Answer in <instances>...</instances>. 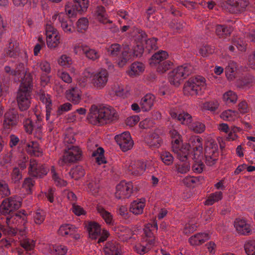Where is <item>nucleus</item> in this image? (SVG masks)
<instances>
[{"instance_id": "obj_46", "label": "nucleus", "mask_w": 255, "mask_h": 255, "mask_svg": "<svg viewBox=\"0 0 255 255\" xmlns=\"http://www.w3.org/2000/svg\"><path fill=\"white\" fill-rule=\"evenodd\" d=\"M51 174L52 179L56 186H65L67 185V182L59 176L54 166H52L51 168Z\"/></svg>"}, {"instance_id": "obj_30", "label": "nucleus", "mask_w": 255, "mask_h": 255, "mask_svg": "<svg viewBox=\"0 0 255 255\" xmlns=\"http://www.w3.org/2000/svg\"><path fill=\"white\" fill-rule=\"evenodd\" d=\"M80 10V7L77 4L74 5L72 3H67L65 6V11L69 18L75 16L78 13L82 14L85 11Z\"/></svg>"}, {"instance_id": "obj_5", "label": "nucleus", "mask_w": 255, "mask_h": 255, "mask_svg": "<svg viewBox=\"0 0 255 255\" xmlns=\"http://www.w3.org/2000/svg\"><path fill=\"white\" fill-rule=\"evenodd\" d=\"M193 72V68L190 65L184 64L177 67L169 74V81L171 84L178 87L182 80L187 78Z\"/></svg>"}, {"instance_id": "obj_6", "label": "nucleus", "mask_w": 255, "mask_h": 255, "mask_svg": "<svg viewBox=\"0 0 255 255\" xmlns=\"http://www.w3.org/2000/svg\"><path fill=\"white\" fill-rule=\"evenodd\" d=\"M64 151L63 156L58 161L61 166L75 163L81 158L82 150L77 146H67V148H65Z\"/></svg>"}, {"instance_id": "obj_23", "label": "nucleus", "mask_w": 255, "mask_h": 255, "mask_svg": "<svg viewBox=\"0 0 255 255\" xmlns=\"http://www.w3.org/2000/svg\"><path fill=\"white\" fill-rule=\"evenodd\" d=\"M155 98L154 96L151 94H147L145 95L140 102L141 109L144 112L148 111L151 110L153 106Z\"/></svg>"}, {"instance_id": "obj_7", "label": "nucleus", "mask_w": 255, "mask_h": 255, "mask_svg": "<svg viewBox=\"0 0 255 255\" xmlns=\"http://www.w3.org/2000/svg\"><path fill=\"white\" fill-rule=\"evenodd\" d=\"M53 24H59L64 32L72 33L74 31L73 21L63 12H56L51 18Z\"/></svg>"}, {"instance_id": "obj_4", "label": "nucleus", "mask_w": 255, "mask_h": 255, "mask_svg": "<svg viewBox=\"0 0 255 255\" xmlns=\"http://www.w3.org/2000/svg\"><path fill=\"white\" fill-rule=\"evenodd\" d=\"M206 88L205 79L199 76L189 79L184 84L183 91L187 95H201Z\"/></svg>"}, {"instance_id": "obj_39", "label": "nucleus", "mask_w": 255, "mask_h": 255, "mask_svg": "<svg viewBox=\"0 0 255 255\" xmlns=\"http://www.w3.org/2000/svg\"><path fill=\"white\" fill-rule=\"evenodd\" d=\"M27 152L35 156H39L41 152L39 150V144L36 141H31L27 144Z\"/></svg>"}, {"instance_id": "obj_61", "label": "nucleus", "mask_w": 255, "mask_h": 255, "mask_svg": "<svg viewBox=\"0 0 255 255\" xmlns=\"http://www.w3.org/2000/svg\"><path fill=\"white\" fill-rule=\"evenodd\" d=\"M157 39L156 38H151L147 39L145 41V49L149 52L151 50H155L157 49Z\"/></svg>"}, {"instance_id": "obj_8", "label": "nucleus", "mask_w": 255, "mask_h": 255, "mask_svg": "<svg viewBox=\"0 0 255 255\" xmlns=\"http://www.w3.org/2000/svg\"><path fill=\"white\" fill-rule=\"evenodd\" d=\"M87 228L89 238L92 240H96L98 238V243L104 242L108 237L109 233L108 231L103 230L102 232L101 227L95 222L89 223L87 226Z\"/></svg>"}, {"instance_id": "obj_21", "label": "nucleus", "mask_w": 255, "mask_h": 255, "mask_svg": "<svg viewBox=\"0 0 255 255\" xmlns=\"http://www.w3.org/2000/svg\"><path fill=\"white\" fill-rule=\"evenodd\" d=\"M234 227L238 233L243 235H249L251 234L250 225L242 219H237L234 222Z\"/></svg>"}, {"instance_id": "obj_24", "label": "nucleus", "mask_w": 255, "mask_h": 255, "mask_svg": "<svg viewBox=\"0 0 255 255\" xmlns=\"http://www.w3.org/2000/svg\"><path fill=\"white\" fill-rule=\"evenodd\" d=\"M168 57L167 52L165 51L160 50L154 53L149 60V64L151 66L159 65L166 60Z\"/></svg>"}, {"instance_id": "obj_13", "label": "nucleus", "mask_w": 255, "mask_h": 255, "mask_svg": "<svg viewBox=\"0 0 255 255\" xmlns=\"http://www.w3.org/2000/svg\"><path fill=\"white\" fill-rule=\"evenodd\" d=\"M132 189L131 182L122 181L116 186V197L119 199L128 198L132 193Z\"/></svg>"}, {"instance_id": "obj_59", "label": "nucleus", "mask_w": 255, "mask_h": 255, "mask_svg": "<svg viewBox=\"0 0 255 255\" xmlns=\"http://www.w3.org/2000/svg\"><path fill=\"white\" fill-rule=\"evenodd\" d=\"M20 246L26 251L32 250L35 246V243L33 240L29 239H24L20 241Z\"/></svg>"}, {"instance_id": "obj_11", "label": "nucleus", "mask_w": 255, "mask_h": 255, "mask_svg": "<svg viewBox=\"0 0 255 255\" xmlns=\"http://www.w3.org/2000/svg\"><path fill=\"white\" fill-rule=\"evenodd\" d=\"M48 170L49 169L44 165L38 163L35 159L30 160L28 173L30 176L36 178H42L47 175Z\"/></svg>"}, {"instance_id": "obj_60", "label": "nucleus", "mask_w": 255, "mask_h": 255, "mask_svg": "<svg viewBox=\"0 0 255 255\" xmlns=\"http://www.w3.org/2000/svg\"><path fill=\"white\" fill-rule=\"evenodd\" d=\"M58 63L61 66L68 67L72 64V60L70 56L63 54L58 59Z\"/></svg>"}, {"instance_id": "obj_20", "label": "nucleus", "mask_w": 255, "mask_h": 255, "mask_svg": "<svg viewBox=\"0 0 255 255\" xmlns=\"http://www.w3.org/2000/svg\"><path fill=\"white\" fill-rule=\"evenodd\" d=\"M104 252L105 255H122L121 246L115 241L108 242L106 244Z\"/></svg>"}, {"instance_id": "obj_40", "label": "nucleus", "mask_w": 255, "mask_h": 255, "mask_svg": "<svg viewBox=\"0 0 255 255\" xmlns=\"http://www.w3.org/2000/svg\"><path fill=\"white\" fill-rule=\"evenodd\" d=\"M152 245H148L145 241L142 240L140 244L136 245L134 247V251L140 255H144L147 253L152 247Z\"/></svg>"}, {"instance_id": "obj_54", "label": "nucleus", "mask_w": 255, "mask_h": 255, "mask_svg": "<svg viewBox=\"0 0 255 255\" xmlns=\"http://www.w3.org/2000/svg\"><path fill=\"white\" fill-rule=\"evenodd\" d=\"M190 128L191 130L197 133H201L204 131L205 129V125L204 124L199 122H195L190 124Z\"/></svg>"}, {"instance_id": "obj_14", "label": "nucleus", "mask_w": 255, "mask_h": 255, "mask_svg": "<svg viewBox=\"0 0 255 255\" xmlns=\"http://www.w3.org/2000/svg\"><path fill=\"white\" fill-rule=\"evenodd\" d=\"M20 117L22 118L23 127L25 131L28 134H31L34 128H36V132L40 135L42 132L41 125L38 124L36 127L33 125L31 118L30 117L28 112H23L20 113Z\"/></svg>"}, {"instance_id": "obj_43", "label": "nucleus", "mask_w": 255, "mask_h": 255, "mask_svg": "<svg viewBox=\"0 0 255 255\" xmlns=\"http://www.w3.org/2000/svg\"><path fill=\"white\" fill-rule=\"evenodd\" d=\"M47 44L48 47L54 48L60 43V36L58 33H55L51 36L46 37Z\"/></svg>"}, {"instance_id": "obj_15", "label": "nucleus", "mask_w": 255, "mask_h": 255, "mask_svg": "<svg viewBox=\"0 0 255 255\" xmlns=\"http://www.w3.org/2000/svg\"><path fill=\"white\" fill-rule=\"evenodd\" d=\"M153 229L156 231L158 230L156 222H154L153 224H146L143 229L144 237L142 238V240L146 243H148V245L152 246H154L156 243V238L152 232Z\"/></svg>"}, {"instance_id": "obj_56", "label": "nucleus", "mask_w": 255, "mask_h": 255, "mask_svg": "<svg viewBox=\"0 0 255 255\" xmlns=\"http://www.w3.org/2000/svg\"><path fill=\"white\" fill-rule=\"evenodd\" d=\"M45 216L46 213L44 210L40 209H37L33 217L35 223L36 224H41L44 221Z\"/></svg>"}, {"instance_id": "obj_16", "label": "nucleus", "mask_w": 255, "mask_h": 255, "mask_svg": "<svg viewBox=\"0 0 255 255\" xmlns=\"http://www.w3.org/2000/svg\"><path fill=\"white\" fill-rule=\"evenodd\" d=\"M27 69L23 63H19L16 65L15 69L12 70L11 75L18 76L19 78H20L21 79V83H22L23 82L28 83V80L26 79V78L28 76L30 78L31 83H32V76L30 73L27 72Z\"/></svg>"}, {"instance_id": "obj_18", "label": "nucleus", "mask_w": 255, "mask_h": 255, "mask_svg": "<svg viewBox=\"0 0 255 255\" xmlns=\"http://www.w3.org/2000/svg\"><path fill=\"white\" fill-rule=\"evenodd\" d=\"M146 164L141 160H137L131 162L128 168L129 174L134 176L142 174L146 169Z\"/></svg>"}, {"instance_id": "obj_19", "label": "nucleus", "mask_w": 255, "mask_h": 255, "mask_svg": "<svg viewBox=\"0 0 255 255\" xmlns=\"http://www.w3.org/2000/svg\"><path fill=\"white\" fill-rule=\"evenodd\" d=\"M77 228L71 224H64L60 226L59 234L62 236H69L75 239H79V234H76Z\"/></svg>"}, {"instance_id": "obj_3", "label": "nucleus", "mask_w": 255, "mask_h": 255, "mask_svg": "<svg viewBox=\"0 0 255 255\" xmlns=\"http://www.w3.org/2000/svg\"><path fill=\"white\" fill-rule=\"evenodd\" d=\"M192 141L193 148L192 158L195 160V163L192 166V169L195 172L201 173L203 171L204 167V164L201 161L203 158L202 139L199 136H195L192 139Z\"/></svg>"}, {"instance_id": "obj_38", "label": "nucleus", "mask_w": 255, "mask_h": 255, "mask_svg": "<svg viewBox=\"0 0 255 255\" xmlns=\"http://www.w3.org/2000/svg\"><path fill=\"white\" fill-rule=\"evenodd\" d=\"M239 113L238 111L228 110L223 112L221 114V118L224 121H234L239 117Z\"/></svg>"}, {"instance_id": "obj_47", "label": "nucleus", "mask_w": 255, "mask_h": 255, "mask_svg": "<svg viewBox=\"0 0 255 255\" xmlns=\"http://www.w3.org/2000/svg\"><path fill=\"white\" fill-rule=\"evenodd\" d=\"M51 255H64L68 251V248L64 245H55L50 248Z\"/></svg>"}, {"instance_id": "obj_12", "label": "nucleus", "mask_w": 255, "mask_h": 255, "mask_svg": "<svg viewBox=\"0 0 255 255\" xmlns=\"http://www.w3.org/2000/svg\"><path fill=\"white\" fill-rule=\"evenodd\" d=\"M115 139L124 152L131 149L133 145V141L128 131H125L121 134L116 135Z\"/></svg>"}, {"instance_id": "obj_49", "label": "nucleus", "mask_w": 255, "mask_h": 255, "mask_svg": "<svg viewBox=\"0 0 255 255\" xmlns=\"http://www.w3.org/2000/svg\"><path fill=\"white\" fill-rule=\"evenodd\" d=\"M224 101L227 104L235 103L237 101V94L232 91H229L224 94L223 96Z\"/></svg>"}, {"instance_id": "obj_32", "label": "nucleus", "mask_w": 255, "mask_h": 255, "mask_svg": "<svg viewBox=\"0 0 255 255\" xmlns=\"http://www.w3.org/2000/svg\"><path fill=\"white\" fill-rule=\"evenodd\" d=\"M95 15L98 20L103 24L111 23L112 21L108 19L107 14L103 6H98L95 12Z\"/></svg>"}, {"instance_id": "obj_64", "label": "nucleus", "mask_w": 255, "mask_h": 255, "mask_svg": "<svg viewBox=\"0 0 255 255\" xmlns=\"http://www.w3.org/2000/svg\"><path fill=\"white\" fill-rule=\"evenodd\" d=\"M172 62L169 60H164L160 63L157 68V71L163 73L169 70L172 66Z\"/></svg>"}, {"instance_id": "obj_44", "label": "nucleus", "mask_w": 255, "mask_h": 255, "mask_svg": "<svg viewBox=\"0 0 255 255\" xmlns=\"http://www.w3.org/2000/svg\"><path fill=\"white\" fill-rule=\"evenodd\" d=\"M85 174V170L83 167L77 166L71 169L69 172V174L71 178L78 180L81 177L84 176Z\"/></svg>"}, {"instance_id": "obj_9", "label": "nucleus", "mask_w": 255, "mask_h": 255, "mask_svg": "<svg viewBox=\"0 0 255 255\" xmlns=\"http://www.w3.org/2000/svg\"><path fill=\"white\" fill-rule=\"evenodd\" d=\"M21 205V199L14 196L7 198L2 201L0 206V212L2 214H8L19 209Z\"/></svg>"}, {"instance_id": "obj_48", "label": "nucleus", "mask_w": 255, "mask_h": 255, "mask_svg": "<svg viewBox=\"0 0 255 255\" xmlns=\"http://www.w3.org/2000/svg\"><path fill=\"white\" fill-rule=\"evenodd\" d=\"M237 63L234 61H230L225 68V72L228 78L232 79L235 77V73L237 70Z\"/></svg>"}, {"instance_id": "obj_45", "label": "nucleus", "mask_w": 255, "mask_h": 255, "mask_svg": "<svg viewBox=\"0 0 255 255\" xmlns=\"http://www.w3.org/2000/svg\"><path fill=\"white\" fill-rule=\"evenodd\" d=\"M18 51V43L16 41L9 42V46L6 51V55L10 57H15L17 55Z\"/></svg>"}, {"instance_id": "obj_28", "label": "nucleus", "mask_w": 255, "mask_h": 255, "mask_svg": "<svg viewBox=\"0 0 255 255\" xmlns=\"http://www.w3.org/2000/svg\"><path fill=\"white\" fill-rule=\"evenodd\" d=\"M144 206V200L134 201L130 204L129 210L135 215L140 214L143 212Z\"/></svg>"}, {"instance_id": "obj_17", "label": "nucleus", "mask_w": 255, "mask_h": 255, "mask_svg": "<svg viewBox=\"0 0 255 255\" xmlns=\"http://www.w3.org/2000/svg\"><path fill=\"white\" fill-rule=\"evenodd\" d=\"M18 121H22V118L20 117V113L17 114L13 109L9 110L4 115V125L5 127L13 126L16 125Z\"/></svg>"}, {"instance_id": "obj_31", "label": "nucleus", "mask_w": 255, "mask_h": 255, "mask_svg": "<svg viewBox=\"0 0 255 255\" xmlns=\"http://www.w3.org/2000/svg\"><path fill=\"white\" fill-rule=\"evenodd\" d=\"M205 153L210 155L214 158H218L219 155L218 147L215 141L211 140L208 142L205 148Z\"/></svg>"}, {"instance_id": "obj_55", "label": "nucleus", "mask_w": 255, "mask_h": 255, "mask_svg": "<svg viewBox=\"0 0 255 255\" xmlns=\"http://www.w3.org/2000/svg\"><path fill=\"white\" fill-rule=\"evenodd\" d=\"M89 21L86 17H82L78 19L76 23L77 29L78 32H83L88 26Z\"/></svg>"}, {"instance_id": "obj_27", "label": "nucleus", "mask_w": 255, "mask_h": 255, "mask_svg": "<svg viewBox=\"0 0 255 255\" xmlns=\"http://www.w3.org/2000/svg\"><path fill=\"white\" fill-rule=\"evenodd\" d=\"M194 137H193L192 138H191L190 145L187 144L182 145V146H181L180 149H179V151L176 153L177 157L180 160H181L182 161H185V160H186L188 159V156H192V154H191V155L189 154V147L190 146L192 147V140ZM192 153H193V152L191 154H192Z\"/></svg>"}, {"instance_id": "obj_26", "label": "nucleus", "mask_w": 255, "mask_h": 255, "mask_svg": "<svg viewBox=\"0 0 255 255\" xmlns=\"http://www.w3.org/2000/svg\"><path fill=\"white\" fill-rule=\"evenodd\" d=\"M80 48L86 57L90 60L95 61L100 57V54L98 51L94 49L90 48L87 45H82Z\"/></svg>"}, {"instance_id": "obj_37", "label": "nucleus", "mask_w": 255, "mask_h": 255, "mask_svg": "<svg viewBox=\"0 0 255 255\" xmlns=\"http://www.w3.org/2000/svg\"><path fill=\"white\" fill-rule=\"evenodd\" d=\"M233 31V28L230 26L225 25H218L216 28V33L220 37H224L229 36Z\"/></svg>"}, {"instance_id": "obj_41", "label": "nucleus", "mask_w": 255, "mask_h": 255, "mask_svg": "<svg viewBox=\"0 0 255 255\" xmlns=\"http://www.w3.org/2000/svg\"><path fill=\"white\" fill-rule=\"evenodd\" d=\"M223 198V193L221 191H216L213 193L210 194L208 198L205 201L206 205H212L214 203L218 202Z\"/></svg>"}, {"instance_id": "obj_10", "label": "nucleus", "mask_w": 255, "mask_h": 255, "mask_svg": "<svg viewBox=\"0 0 255 255\" xmlns=\"http://www.w3.org/2000/svg\"><path fill=\"white\" fill-rule=\"evenodd\" d=\"M108 79V72L105 69H102L94 73L91 83L96 89L101 90L106 86Z\"/></svg>"}, {"instance_id": "obj_52", "label": "nucleus", "mask_w": 255, "mask_h": 255, "mask_svg": "<svg viewBox=\"0 0 255 255\" xmlns=\"http://www.w3.org/2000/svg\"><path fill=\"white\" fill-rule=\"evenodd\" d=\"M104 150L103 148L99 147L97 148L96 151L93 152V156H96V161L98 164H101L106 163V161L104 156Z\"/></svg>"}, {"instance_id": "obj_50", "label": "nucleus", "mask_w": 255, "mask_h": 255, "mask_svg": "<svg viewBox=\"0 0 255 255\" xmlns=\"http://www.w3.org/2000/svg\"><path fill=\"white\" fill-rule=\"evenodd\" d=\"M218 5L226 12L233 13V6L232 0H220Z\"/></svg>"}, {"instance_id": "obj_2", "label": "nucleus", "mask_w": 255, "mask_h": 255, "mask_svg": "<svg viewBox=\"0 0 255 255\" xmlns=\"http://www.w3.org/2000/svg\"><path fill=\"white\" fill-rule=\"evenodd\" d=\"M28 83L23 82L21 83L17 95V102L19 109L21 111L26 112L30 104L31 92L32 83L29 77H27Z\"/></svg>"}, {"instance_id": "obj_34", "label": "nucleus", "mask_w": 255, "mask_h": 255, "mask_svg": "<svg viewBox=\"0 0 255 255\" xmlns=\"http://www.w3.org/2000/svg\"><path fill=\"white\" fill-rule=\"evenodd\" d=\"M233 6V13L241 12L244 11L249 4L247 0H232Z\"/></svg>"}, {"instance_id": "obj_29", "label": "nucleus", "mask_w": 255, "mask_h": 255, "mask_svg": "<svg viewBox=\"0 0 255 255\" xmlns=\"http://www.w3.org/2000/svg\"><path fill=\"white\" fill-rule=\"evenodd\" d=\"M39 68L41 74H49L51 73V68L50 64L47 61H38L34 62L33 65L34 69Z\"/></svg>"}, {"instance_id": "obj_36", "label": "nucleus", "mask_w": 255, "mask_h": 255, "mask_svg": "<svg viewBox=\"0 0 255 255\" xmlns=\"http://www.w3.org/2000/svg\"><path fill=\"white\" fill-rule=\"evenodd\" d=\"M40 100L42 103L45 104L46 107V119L49 120L51 111V101L50 99V96L46 95L45 93H41L40 95Z\"/></svg>"}, {"instance_id": "obj_25", "label": "nucleus", "mask_w": 255, "mask_h": 255, "mask_svg": "<svg viewBox=\"0 0 255 255\" xmlns=\"http://www.w3.org/2000/svg\"><path fill=\"white\" fill-rule=\"evenodd\" d=\"M210 236L207 233H198L191 237L189 239L190 244L192 246H199L208 240Z\"/></svg>"}, {"instance_id": "obj_22", "label": "nucleus", "mask_w": 255, "mask_h": 255, "mask_svg": "<svg viewBox=\"0 0 255 255\" xmlns=\"http://www.w3.org/2000/svg\"><path fill=\"white\" fill-rule=\"evenodd\" d=\"M66 97L68 101L78 104L81 100V92L78 88L72 87L66 91Z\"/></svg>"}, {"instance_id": "obj_51", "label": "nucleus", "mask_w": 255, "mask_h": 255, "mask_svg": "<svg viewBox=\"0 0 255 255\" xmlns=\"http://www.w3.org/2000/svg\"><path fill=\"white\" fill-rule=\"evenodd\" d=\"M130 58L131 55L129 54L128 51L125 49L118 58V64L119 67H122L125 66Z\"/></svg>"}, {"instance_id": "obj_57", "label": "nucleus", "mask_w": 255, "mask_h": 255, "mask_svg": "<svg viewBox=\"0 0 255 255\" xmlns=\"http://www.w3.org/2000/svg\"><path fill=\"white\" fill-rule=\"evenodd\" d=\"M178 121L182 124L188 125L191 123L192 117L188 113L183 112L182 113L179 114Z\"/></svg>"}, {"instance_id": "obj_42", "label": "nucleus", "mask_w": 255, "mask_h": 255, "mask_svg": "<svg viewBox=\"0 0 255 255\" xmlns=\"http://www.w3.org/2000/svg\"><path fill=\"white\" fill-rule=\"evenodd\" d=\"M97 210L100 214L105 221L108 224H112L113 222V217L111 214L107 211L102 206H98L97 207Z\"/></svg>"}, {"instance_id": "obj_62", "label": "nucleus", "mask_w": 255, "mask_h": 255, "mask_svg": "<svg viewBox=\"0 0 255 255\" xmlns=\"http://www.w3.org/2000/svg\"><path fill=\"white\" fill-rule=\"evenodd\" d=\"M244 248L248 255H255V240L248 241Z\"/></svg>"}, {"instance_id": "obj_33", "label": "nucleus", "mask_w": 255, "mask_h": 255, "mask_svg": "<svg viewBox=\"0 0 255 255\" xmlns=\"http://www.w3.org/2000/svg\"><path fill=\"white\" fill-rule=\"evenodd\" d=\"M144 70V65L140 62H134L130 67L128 73L130 76H135L139 75Z\"/></svg>"}, {"instance_id": "obj_1", "label": "nucleus", "mask_w": 255, "mask_h": 255, "mask_svg": "<svg viewBox=\"0 0 255 255\" xmlns=\"http://www.w3.org/2000/svg\"><path fill=\"white\" fill-rule=\"evenodd\" d=\"M118 114L112 107L104 106L98 108L97 106H91L87 119L93 125H102L117 119Z\"/></svg>"}, {"instance_id": "obj_35", "label": "nucleus", "mask_w": 255, "mask_h": 255, "mask_svg": "<svg viewBox=\"0 0 255 255\" xmlns=\"http://www.w3.org/2000/svg\"><path fill=\"white\" fill-rule=\"evenodd\" d=\"M146 141L149 146L155 148H158L162 142L160 136L155 133L150 134L146 138Z\"/></svg>"}, {"instance_id": "obj_53", "label": "nucleus", "mask_w": 255, "mask_h": 255, "mask_svg": "<svg viewBox=\"0 0 255 255\" xmlns=\"http://www.w3.org/2000/svg\"><path fill=\"white\" fill-rule=\"evenodd\" d=\"M121 51V46L118 43L112 44L107 48V52L109 55L113 57L117 56Z\"/></svg>"}, {"instance_id": "obj_58", "label": "nucleus", "mask_w": 255, "mask_h": 255, "mask_svg": "<svg viewBox=\"0 0 255 255\" xmlns=\"http://www.w3.org/2000/svg\"><path fill=\"white\" fill-rule=\"evenodd\" d=\"M160 158L163 162L167 165L172 164L174 159L172 155L166 151H163L160 153Z\"/></svg>"}, {"instance_id": "obj_63", "label": "nucleus", "mask_w": 255, "mask_h": 255, "mask_svg": "<svg viewBox=\"0 0 255 255\" xmlns=\"http://www.w3.org/2000/svg\"><path fill=\"white\" fill-rule=\"evenodd\" d=\"M11 180L14 183H18L22 179V173L18 167L13 168L11 173Z\"/></svg>"}]
</instances>
